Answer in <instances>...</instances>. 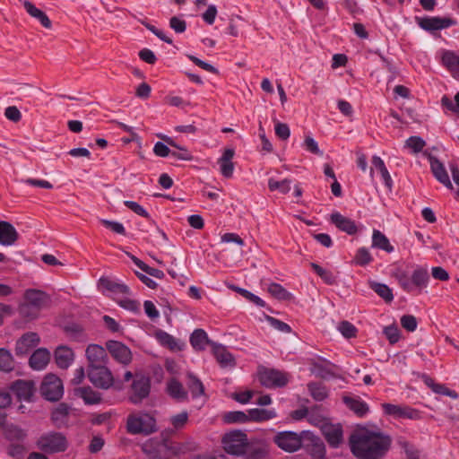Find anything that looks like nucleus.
I'll return each instance as SVG.
<instances>
[{
  "label": "nucleus",
  "mask_w": 459,
  "mask_h": 459,
  "mask_svg": "<svg viewBox=\"0 0 459 459\" xmlns=\"http://www.w3.org/2000/svg\"><path fill=\"white\" fill-rule=\"evenodd\" d=\"M153 152L156 156L164 158L171 156L172 151H170L167 143L157 142L154 144Z\"/></svg>",
  "instance_id": "774afa93"
},
{
  "label": "nucleus",
  "mask_w": 459,
  "mask_h": 459,
  "mask_svg": "<svg viewBox=\"0 0 459 459\" xmlns=\"http://www.w3.org/2000/svg\"><path fill=\"white\" fill-rule=\"evenodd\" d=\"M100 283L106 290H108V291L112 292L115 295H131L129 287L121 281L110 280L108 278H101Z\"/></svg>",
  "instance_id": "7c9ffc66"
},
{
  "label": "nucleus",
  "mask_w": 459,
  "mask_h": 459,
  "mask_svg": "<svg viewBox=\"0 0 459 459\" xmlns=\"http://www.w3.org/2000/svg\"><path fill=\"white\" fill-rule=\"evenodd\" d=\"M386 414L399 419L416 420L420 418V411L409 406H402L395 403H383Z\"/></svg>",
  "instance_id": "2eb2a0df"
},
{
  "label": "nucleus",
  "mask_w": 459,
  "mask_h": 459,
  "mask_svg": "<svg viewBox=\"0 0 459 459\" xmlns=\"http://www.w3.org/2000/svg\"><path fill=\"white\" fill-rule=\"evenodd\" d=\"M234 154L233 149H225L221 157L218 160L221 175L228 178H231L234 172V163L232 162Z\"/></svg>",
  "instance_id": "bb28decb"
},
{
  "label": "nucleus",
  "mask_w": 459,
  "mask_h": 459,
  "mask_svg": "<svg viewBox=\"0 0 459 459\" xmlns=\"http://www.w3.org/2000/svg\"><path fill=\"white\" fill-rule=\"evenodd\" d=\"M304 437V431L299 434L293 431H282L274 436L273 441L281 449L292 453L303 446Z\"/></svg>",
  "instance_id": "0eeeda50"
},
{
  "label": "nucleus",
  "mask_w": 459,
  "mask_h": 459,
  "mask_svg": "<svg viewBox=\"0 0 459 459\" xmlns=\"http://www.w3.org/2000/svg\"><path fill=\"white\" fill-rule=\"evenodd\" d=\"M268 291L278 299L288 300L291 298V294L279 283H271L268 286Z\"/></svg>",
  "instance_id": "3c124183"
},
{
  "label": "nucleus",
  "mask_w": 459,
  "mask_h": 459,
  "mask_svg": "<svg viewBox=\"0 0 459 459\" xmlns=\"http://www.w3.org/2000/svg\"><path fill=\"white\" fill-rule=\"evenodd\" d=\"M15 368V359L10 350L0 348V371L11 373Z\"/></svg>",
  "instance_id": "c9c22d12"
},
{
  "label": "nucleus",
  "mask_w": 459,
  "mask_h": 459,
  "mask_svg": "<svg viewBox=\"0 0 459 459\" xmlns=\"http://www.w3.org/2000/svg\"><path fill=\"white\" fill-rule=\"evenodd\" d=\"M85 353L89 362L88 368L104 365L108 362L106 350L100 345L90 344Z\"/></svg>",
  "instance_id": "dca6fc26"
},
{
  "label": "nucleus",
  "mask_w": 459,
  "mask_h": 459,
  "mask_svg": "<svg viewBox=\"0 0 459 459\" xmlns=\"http://www.w3.org/2000/svg\"><path fill=\"white\" fill-rule=\"evenodd\" d=\"M352 455L358 459H377L375 448V431L358 426L349 437Z\"/></svg>",
  "instance_id": "f257e3e1"
},
{
  "label": "nucleus",
  "mask_w": 459,
  "mask_h": 459,
  "mask_svg": "<svg viewBox=\"0 0 459 459\" xmlns=\"http://www.w3.org/2000/svg\"><path fill=\"white\" fill-rule=\"evenodd\" d=\"M212 348L217 361L221 367L227 368L235 366V359L232 354L228 351L224 346L212 342Z\"/></svg>",
  "instance_id": "cd10ccee"
},
{
  "label": "nucleus",
  "mask_w": 459,
  "mask_h": 459,
  "mask_svg": "<svg viewBox=\"0 0 459 459\" xmlns=\"http://www.w3.org/2000/svg\"><path fill=\"white\" fill-rule=\"evenodd\" d=\"M267 322L270 324V325L272 327L278 330L279 332L285 333H289L291 332V328L288 324H286L275 317L267 316Z\"/></svg>",
  "instance_id": "bf43d9fd"
},
{
  "label": "nucleus",
  "mask_w": 459,
  "mask_h": 459,
  "mask_svg": "<svg viewBox=\"0 0 459 459\" xmlns=\"http://www.w3.org/2000/svg\"><path fill=\"white\" fill-rule=\"evenodd\" d=\"M169 27L176 32V33H183L186 30V22L185 20H183L180 17L173 16L169 20Z\"/></svg>",
  "instance_id": "052dcab7"
},
{
  "label": "nucleus",
  "mask_w": 459,
  "mask_h": 459,
  "mask_svg": "<svg viewBox=\"0 0 459 459\" xmlns=\"http://www.w3.org/2000/svg\"><path fill=\"white\" fill-rule=\"evenodd\" d=\"M368 285L369 288L372 290H374L385 302L389 303L394 299L393 291L386 284L377 282L374 281H369Z\"/></svg>",
  "instance_id": "a19ab883"
},
{
  "label": "nucleus",
  "mask_w": 459,
  "mask_h": 459,
  "mask_svg": "<svg viewBox=\"0 0 459 459\" xmlns=\"http://www.w3.org/2000/svg\"><path fill=\"white\" fill-rule=\"evenodd\" d=\"M333 365L330 362L321 363V362H314L312 364V372L322 378H329L334 375L333 371Z\"/></svg>",
  "instance_id": "37998d69"
},
{
  "label": "nucleus",
  "mask_w": 459,
  "mask_h": 459,
  "mask_svg": "<svg viewBox=\"0 0 459 459\" xmlns=\"http://www.w3.org/2000/svg\"><path fill=\"white\" fill-rule=\"evenodd\" d=\"M258 378L260 383L266 387H281L288 383L285 373L264 368L259 370Z\"/></svg>",
  "instance_id": "9d476101"
},
{
  "label": "nucleus",
  "mask_w": 459,
  "mask_h": 459,
  "mask_svg": "<svg viewBox=\"0 0 459 459\" xmlns=\"http://www.w3.org/2000/svg\"><path fill=\"white\" fill-rule=\"evenodd\" d=\"M322 433L328 445L333 448L339 447L343 442V429L341 424L326 422L321 428Z\"/></svg>",
  "instance_id": "f8f14e48"
},
{
  "label": "nucleus",
  "mask_w": 459,
  "mask_h": 459,
  "mask_svg": "<svg viewBox=\"0 0 459 459\" xmlns=\"http://www.w3.org/2000/svg\"><path fill=\"white\" fill-rule=\"evenodd\" d=\"M55 361L59 368H68L74 359L73 350L67 346L60 345L54 352Z\"/></svg>",
  "instance_id": "412c9836"
},
{
  "label": "nucleus",
  "mask_w": 459,
  "mask_h": 459,
  "mask_svg": "<svg viewBox=\"0 0 459 459\" xmlns=\"http://www.w3.org/2000/svg\"><path fill=\"white\" fill-rule=\"evenodd\" d=\"M223 420L227 423H245L249 421L248 412L240 411H230L223 415Z\"/></svg>",
  "instance_id": "09e8293b"
},
{
  "label": "nucleus",
  "mask_w": 459,
  "mask_h": 459,
  "mask_svg": "<svg viewBox=\"0 0 459 459\" xmlns=\"http://www.w3.org/2000/svg\"><path fill=\"white\" fill-rule=\"evenodd\" d=\"M442 64L452 73L459 74V56L452 51H445L442 55Z\"/></svg>",
  "instance_id": "79ce46f5"
},
{
  "label": "nucleus",
  "mask_w": 459,
  "mask_h": 459,
  "mask_svg": "<svg viewBox=\"0 0 459 459\" xmlns=\"http://www.w3.org/2000/svg\"><path fill=\"white\" fill-rule=\"evenodd\" d=\"M237 291L241 294L243 297H245L249 301L253 302L254 304L257 305L258 307H264L265 303L264 301L260 299L258 296L253 294L252 292L248 291L247 290L242 289V288H236Z\"/></svg>",
  "instance_id": "e2e57ef3"
},
{
  "label": "nucleus",
  "mask_w": 459,
  "mask_h": 459,
  "mask_svg": "<svg viewBox=\"0 0 459 459\" xmlns=\"http://www.w3.org/2000/svg\"><path fill=\"white\" fill-rule=\"evenodd\" d=\"M4 437L11 442L22 441L27 437V434L21 428L12 425L5 429Z\"/></svg>",
  "instance_id": "8fccbe9b"
},
{
  "label": "nucleus",
  "mask_w": 459,
  "mask_h": 459,
  "mask_svg": "<svg viewBox=\"0 0 459 459\" xmlns=\"http://www.w3.org/2000/svg\"><path fill=\"white\" fill-rule=\"evenodd\" d=\"M124 204L132 212L143 218H150L149 212L138 203L134 201H125Z\"/></svg>",
  "instance_id": "680f3d73"
},
{
  "label": "nucleus",
  "mask_w": 459,
  "mask_h": 459,
  "mask_svg": "<svg viewBox=\"0 0 459 459\" xmlns=\"http://www.w3.org/2000/svg\"><path fill=\"white\" fill-rule=\"evenodd\" d=\"M307 390L312 398L317 402H322L328 398V389L320 382H312L307 385Z\"/></svg>",
  "instance_id": "ea45409f"
},
{
  "label": "nucleus",
  "mask_w": 459,
  "mask_h": 459,
  "mask_svg": "<svg viewBox=\"0 0 459 459\" xmlns=\"http://www.w3.org/2000/svg\"><path fill=\"white\" fill-rule=\"evenodd\" d=\"M303 145L306 148V150L310 152L311 153L316 154L319 156L323 155V152L319 149L318 144L315 141L314 138H312L310 136H307L305 138Z\"/></svg>",
  "instance_id": "69168bd1"
},
{
  "label": "nucleus",
  "mask_w": 459,
  "mask_h": 459,
  "mask_svg": "<svg viewBox=\"0 0 459 459\" xmlns=\"http://www.w3.org/2000/svg\"><path fill=\"white\" fill-rule=\"evenodd\" d=\"M338 330L345 338L354 337L357 332L356 327L348 321L341 322L338 325Z\"/></svg>",
  "instance_id": "4d7b16f0"
},
{
  "label": "nucleus",
  "mask_w": 459,
  "mask_h": 459,
  "mask_svg": "<svg viewBox=\"0 0 459 459\" xmlns=\"http://www.w3.org/2000/svg\"><path fill=\"white\" fill-rule=\"evenodd\" d=\"M126 431L132 435H150L157 431L155 418L146 412H134L127 416Z\"/></svg>",
  "instance_id": "f03ea898"
},
{
  "label": "nucleus",
  "mask_w": 459,
  "mask_h": 459,
  "mask_svg": "<svg viewBox=\"0 0 459 459\" xmlns=\"http://www.w3.org/2000/svg\"><path fill=\"white\" fill-rule=\"evenodd\" d=\"M401 325L407 331L413 332L417 328V320L413 316L405 315L401 317Z\"/></svg>",
  "instance_id": "338daca9"
},
{
  "label": "nucleus",
  "mask_w": 459,
  "mask_h": 459,
  "mask_svg": "<svg viewBox=\"0 0 459 459\" xmlns=\"http://www.w3.org/2000/svg\"><path fill=\"white\" fill-rule=\"evenodd\" d=\"M383 333L391 344L396 343L400 339V331L394 325L385 326Z\"/></svg>",
  "instance_id": "6e6d98bb"
},
{
  "label": "nucleus",
  "mask_w": 459,
  "mask_h": 459,
  "mask_svg": "<svg viewBox=\"0 0 459 459\" xmlns=\"http://www.w3.org/2000/svg\"><path fill=\"white\" fill-rule=\"evenodd\" d=\"M372 261V256L366 247H360L358 249L355 255V263L359 265L364 266L368 264Z\"/></svg>",
  "instance_id": "864d4df0"
},
{
  "label": "nucleus",
  "mask_w": 459,
  "mask_h": 459,
  "mask_svg": "<svg viewBox=\"0 0 459 459\" xmlns=\"http://www.w3.org/2000/svg\"><path fill=\"white\" fill-rule=\"evenodd\" d=\"M36 444L41 451L48 454L64 452L67 448L66 437L60 432L44 434Z\"/></svg>",
  "instance_id": "39448f33"
},
{
  "label": "nucleus",
  "mask_w": 459,
  "mask_h": 459,
  "mask_svg": "<svg viewBox=\"0 0 459 459\" xmlns=\"http://www.w3.org/2000/svg\"><path fill=\"white\" fill-rule=\"evenodd\" d=\"M158 338L163 346L168 347L171 351H180L182 349L178 341L171 334L166 332L158 333Z\"/></svg>",
  "instance_id": "49530a36"
},
{
  "label": "nucleus",
  "mask_w": 459,
  "mask_h": 459,
  "mask_svg": "<svg viewBox=\"0 0 459 459\" xmlns=\"http://www.w3.org/2000/svg\"><path fill=\"white\" fill-rule=\"evenodd\" d=\"M417 22L422 30L429 32L446 29L456 24V21L452 18L437 16L417 18Z\"/></svg>",
  "instance_id": "1a4fd4ad"
},
{
  "label": "nucleus",
  "mask_w": 459,
  "mask_h": 459,
  "mask_svg": "<svg viewBox=\"0 0 459 459\" xmlns=\"http://www.w3.org/2000/svg\"><path fill=\"white\" fill-rule=\"evenodd\" d=\"M23 6L27 13L33 18L37 19L40 24L49 29L51 28V21L48 17V15L41 11L40 9L37 8L32 3H30L29 0H23Z\"/></svg>",
  "instance_id": "2f4dec72"
},
{
  "label": "nucleus",
  "mask_w": 459,
  "mask_h": 459,
  "mask_svg": "<svg viewBox=\"0 0 459 459\" xmlns=\"http://www.w3.org/2000/svg\"><path fill=\"white\" fill-rule=\"evenodd\" d=\"M186 385L194 399L200 398L204 394V386L202 381L193 373L186 374Z\"/></svg>",
  "instance_id": "f704fd0d"
},
{
  "label": "nucleus",
  "mask_w": 459,
  "mask_h": 459,
  "mask_svg": "<svg viewBox=\"0 0 459 459\" xmlns=\"http://www.w3.org/2000/svg\"><path fill=\"white\" fill-rule=\"evenodd\" d=\"M25 300L28 305H30L33 309L39 311L47 307L50 301L49 296L39 290L30 289L25 292Z\"/></svg>",
  "instance_id": "f3484780"
},
{
  "label": "nucleus",
  "mask_w": 459,
  "mask_h": 459,
  "mask_svg": "<svg viewBox=\"0 0 459 459\" xmlns=\"http://www.w3.org/2000/svg\"><path fill=\"white\" fill-rule=\"evenodd\" d=\"M151 390V380L148 377L136 375L132 383V392L139 399L146 398Z\"/></svg>",
  "instance_id": "4be33fe9"
},
{
  "label": "nucleus",
  "mask_w": 459,
  "mask_h": 459,
  "mask_svg": "<svg viewBox=\"0 0 459 459\" xmlns=\"http://www.w3.org/2000/svg\"><path fill=\"white\" fill-rule=\"evenodd\" d=\"M72 408L67 403H59L51 412V421L57 429L68 426L69 414Z\"/></svg>",
  "instance_id": "aec40b11"
},
{
  "label": "nucleus",
  "mask_w": 459,
  "mask_h": 459,
  "mask_svg": "<svg viewBox=\"0 0 459 459\" xmlns=\"http://www.w3.org/2000/svg\"><path fill=\"white\" fill-rule=\"evenodd\" d=\"M25 451L26 449L24 446L22 444L12 443L7 447L8 455L15 459H22L23 457Z\"/></svg>",
  "instance_id": "13d9d810"
},
{
  "label": "nucleus",
  "mask_w": 459,
  "mask_h": 459,
  "mask_svg": "<svg viewBox=\"0 0 459 459\" xmlns=\"http://www.w3.org/2000/svg\"><path fill=\"white\" fill-rule=\"evenodd\" d=\"M224 450L232 455H242L247 446V435L241 430H233L226 433L222 437Z\"/></svg>",
  "instance_id": "423d86ee"
},
{
  "label": "nucleus",
  "mask_w": 459,
  "mask_h": 459,
  "mask_svg": "<svg viewBox=\"0 0 459 459\" xmlns=\"http://www.w3.org/2000/svg\"><path fill=\"white\" fill-rule=\"evenodd\" d=\"M107 364L87 368V377L91 383L100 389L107 390L114 385V377Z\"/></svg>",
  "instance_id": "6e6552de"
},
{
  "label": "nucleus",
  "mask_w": 459,
  "mask_h": 459,
  "mask_svg": "<svg viewBox=\"0 0 459 459\" xmlns=\"http://www.w3.org/2000/svg\"><path fill=\"white\" fill-rule=\"evenodd\" d=\"M51 354L46 348H39L30 355L29 365L33 370L40 371L47 368L50 361Z\"/></svg>",
  "instance_id": "a211bd4d"
},
{
  "label": "nucleus",
  "mask_w": 459,
  "mask_h": 459,
  "mask_svg": "<svg viewBox=\"0 0 459 459\" xmlns=\"http://www.w3.org/2000/svg\"><path fill=\"white\" fill-rule=\"evenodd\" d=\"M330 220L336 228L349 235H354L358 231V227L355 221L343 216L338 212H333Z\"/></svg>",
  "instance_id": "6ab92c4d"
},
{
  "label": "nucleus",
  "mask_w": 459,
  "mask_h": 459,
  "mask_svg": "<svg viewBox=\"0 0 459 459\" xmlns=\"http://www.w3.org/2000/svg\"><path fill=\"white\" fill-rule=\"evenodd\" d=\"M212 342H213L208 338L206 332L203 329H195L190 336V343L197 351H204L207 345L212 347Z\"/></svg>",
  "instance_id": "c756f323"
},
{
  "label": "nucleus",
  "mask_w": 459,
  "mask_h": 459,
  "mask_svg": "<svg viewBox=\"0 0 459 459\" xmlns=\"http://www.w3.org/2000/svg\"><path fill=\"white\" fill-rule=\"evenodd\" d=\"M74 396L83 402H100V394L91 386H78L74 388Z\"/></svg>",
  "instance_id": "473e14b6"
},
{
  "label": "nucleus",
  "mask_w": 459,
  "mask_h": 459,
  "mask_svg": "<svg viewBox=\"0 0 459 459\" xmlns=\"http://www.w3.org/2000/svg\"><path fill=\"white\" fill-rule=\"evenodd\" d=\"M392 445V437L380 431L375 430V448L377 450V458L384 457L389 451Z\"/></svg>",
  "instance_id": "a878e982"
},
{
  "label": "nucleus",
  "mask_w": 459,
  "mask_h": 459,
  "mask_svg": "<svg viewBox=\"0 0 459 459\" xmlns=\"http://www.w3.org/2000/svg\"><path fill=\"white\" fill-rule=\"evenodd\" d=\"M429 279V276L428 270L426 268L417 267L411 275V292L416 290L420 291L422 289L426 288L428 286Z\"/></svg>",
  "instance_id": "393cba45"
},
{
  "label": "nucleus",
  "mask_w": 459,
  "mask_h": 459,
  "mask_svg": "<svg viewBox=\"0 0 459 459\" xmlns=\"http://www.w3.org/2000/svg\"><path fill=\"white\" fill-rule=\"evenodd\" d=\"M425 144V141L420 136H411L406 140V147L415 153L421 152Z\"/></svg>",
  "instance_id": "5fc2aeb1"
},
{
  "label": "nucleus",
  "mask_w": 459,
  "mask_h": 459,
  "mask_svg": "<svg viewBox=\"0 0 459 459\" xmlns=\"http://www.w3.org/2000/svg\"><path fill=\"white\" fill-rule=\"evenodd\" d=\"M187 57L195 65L201 67L202 69H204V70H205L207 72L212 73V74H217L218 73V70L213 65H212L211 64L206 63V62L201 60L200 58L196 57L195 56L187 55Z\"/></svg>",
  "instance_id": "0e129e2a"
},
{
  "label": "nucleus",
  "mask_w": 459,
  "mask_h": 459,
  "mask_svg": "<svg viewBox=\"0 0 459 459\" xmlns=\"http://www.w3.org/2000/svg\"><path fill=\"white\" fill-rule=\"evenodd\" d=\"M167 392L173 399H186L187 397V392L184 388L183 385L176 378H171L167 383Z\"/></svg>",
  "instance_id": "e433bc0d"
},
{
  "label": "nucleus",
  "mask_w": 459,
  "mask_h": 459,
  "mask_svg": "<svg viewBox=\"0 0 459 459\" xmlns=\"http://www.w3.org/2000/svg\"><path fill=\"white\" fill-rule=\"evenodd\" d=\"M40 342L39 336L36 333H26L20 337L15 343V354L18 357L25 356L29 351L36 347Z\"/></svg>",
  "instance_id": "ddd939ff"
},
{
  "label": "nucleus",
  "mask_w": 459,
  "mask_h": 459,
  "mask_svg": "<svg viewBox=\"0 0 459 459\" xmlns=\"http://www.w3.org/2000/svg\"><path fill=\"white\" fill-rule=\"evenodd\" d=\"M35 391V383L32 380L17 379L11 383L9 391L2 392L0 396L8 402H12L13 397L18 402H30Z\"/></svg>",
  "instance_id": "7ed1b4c3"
},
{
  "label": "nucleus",
  "mask_w": 459,
  "mask_h": 459,
  "mask_svg": "<svg viewBox=\"0 0 459 459\" xmlns=\"http://www.w3.org/2000/svg\"><path fill=\"white\" fill-rule=\"evenodd\" d=\"M430 388L436 394H441V395H445V396H448V397H450L452 399H455V400L459 398V395L457 394V393L455 390H452V389L448 388L445 385H442V384H432L430 385Z\"/></svg>",
  "instance_id": "603ef678"
},
{
  "label": "nucleus",
  "mask_w": 459,
  "mask_h": 459,
  "mask_svg": "<svg viewBox=\"0 0 459 459\" xmlns=\"http://www.w3.org/2000/svg\"><path fill=\"white\" fill-rule=\"evenodd\" d=\"M305 441L303 447L309 453L314 459L325 458V446L321 438L312 432L304 430Z\"/></svg>",
  "instance_id": "9b49d317"
},
{
  "label": "nucleus",
  "mask_w": 459,
  "mask_h": 459,
  "mask_svg": "<svg viewBox=\"0 0 459 459\" xmlns=\"http://www.w3.org/2000/svg\"><path fill=\"white\" fill-rule=\"evenodd\" d=\"M430 168L434 177L447 188L452 189L453 185L444 165L436 158H430Z\"/></svg>",
  "instance_id": "c85d7f7f"
},
{
  "label": "nucleus",
  "mask_w": 459,
  "mask_h": 459,
  "mask_svg": "<svg viewBox=\"0 0 459 459\" xmlns=\"http://www.w3.org/2000/svg\"><path fill=\"white\" fill-rule=\"evenodd\" d=\"M39 393L47 402H59L64 395L63 381L56 374H47L39 385Z\"/></svg>",
  "instance_id": "20e7f679"
},
{
  "label": "nucleus",
  "mask_w": 459,
  "mask_h": 459,
  "mask_svg": "<svg viewBox=\"0 0 459 459\" xmlns=\"http://www.w3.org/2000/svg\"><path fill=\"white\" fill-rule=\"evenodd\" d=\"M242 455H245V459H264L267 449L263 445H253L248 442Z\"/></svg>",
  "instance_id": "58836bf2"
},
{
  "label": "nucleus",
  "mask_w": 459,
  "mask_h": 459,
  "mask_svg": "<svg viewBox=\"0 0 459 459\" xmlns=\"http://www.w3.org/2000/svg\"><path fill=\"white\" fill-rule=\"evenodd\" d=\"M18 239V232L15 228L8 221H0V244L3 246H12Z\"/></svg>",
  "instance_id": "b1692460"
},
{
  "label": "nucleus",
  "mask_w": 459,
  "mask_h": 459,
  "mask_svg": "<svg viewBox=\"0 0 459 459\" xmlns=\"http://www.w3.org/2000/svg\"><path fill=\"white\" fill-rule=\"evenodd\" d=\"M393 276L395 278V280L398 281L399 285L403 290L411 292V275H409L407 271L401 267H398L394 271Z\"/></svg>",
  "instance_id": "c03bdc74"
},
{
  "label": "nucleus",
  "mask_w": 459,
  "mask_h": 459,
  "mask_svg": "<svg viewBox=\"0 0 459 459\" xmlns=\"http://www.w3.org/2000/svg\"><path fill=\"white\" fill-rule=\"evenodd\" d=\"M260 406L257 408L250 409L247 411L249 421L261 422L272 420L276 417V411L273 409L264 407L268 403H258Z\"/></svg>",
  "instance_id": "5701e85b"
},
{
  "label": "nucleus",
  "mask_w": 459,
  "mask_h": 459,
  "mask_svg": "<svg viewBox=\"0 0 459 459\" xmlns=\"http://www.w3.org/2000/svg\"><path fill=\"white\" fill-rule=\"evenodd\" d=\"M107 349L112 357L121 364L127 365L132 360L130 349L120 342L109 341L107 342Z\"/></svg>",
  "instance_id": "4468645a"
},
{
  "label": "nucleus",
  "mask_w": 459,
  "mask_h": 459,
  "mask_svg": "<svg viewBox=\"0 0 459 459\" xmlns=\"http://www.w3.org/2000/svg\"><path fill=\"white\" fill-rule=\"evenodd\" d=\"M310 266L314 270V272L326 283L329 285H333L336 283L335 275L329 270L323 268L319 264L316 263H311Z\"/></svg>",
  "instance_id": "a18cd8bd"
},
{
  "label": "nucleus",
  "mask_w": 459,
  "mask_h": 459,
  "mask_svg": "<svg viewBox=\"0 0 459 459\" xmlns=\"http://www.w3.org/2000/svg\"><path fill=\"white\" fill-rule=\"evenodd\" d=\"M291 181L290 179H283L281 181L275 180L274 178H269L268 188L270 191H279L281 194H287L290 191Z\"/></svg>",
  "instance_id": "de8ad7c7"
},
{
  "label": "nucleus",
  "mask_w": 459,
  "mask_h": 459,
  "mask_svg": "<svg viewBox=\"0 0 459 459\" xmlns=\"http://www.w3.org/2000/svg\"><path fill=\"white\" fill-rule=\"evenodd\" d=\"M372 247L392 253L394 248L389 239L379 230H374L372 234Z\"/></svg>",
  "instance_id": "4c0bfd02"
},
{
  "label": "nucleus",
  "mask_w": 459,
  "mask_h": 459,
  "mask_svg": "<svg viewBox=\"0 0 459 459\" xmlns=\"http://www.w3.org/2000/svg\"><path fill=\"white\" fill-rule=\"evenodd\" d=\"M308 421L309 423L321 428L329 421V419L326 417L323 407L316 404L308 411Z\"/></svg>",
  "instance_id": "72a5a7b5"
}]
</instances>
